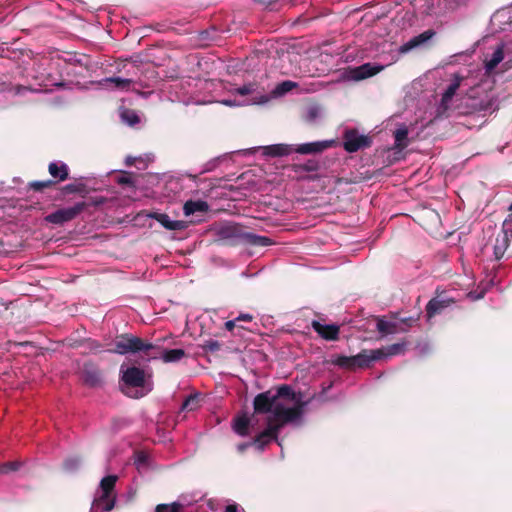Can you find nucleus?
Instances as JSON below:
<instances>
[{"label": "nucleus", "instance_id": "nucleus-1", "mask_svg": "<svg viewBox=\"0 0 512 512\" xmlns=\"http://www.w3.org/2000/svg\"><path fill=\"white\" fill-rule=\"evenodd\" d=\"M303 403H298L294 407L286 408L283 403L279 401L278 405L273 409V415L267 418L274 427L280 432L281 428L299 419L303 414Z\"/></svg>", "mask_w": 512, "mask_h": 512}, {"label": "nucleus", "instance_id": "nucleus-2", "mask_svg": "<svg viewBox=\"0 0 512 512\" xmlns=\"http://www.w3.org/2000/svg\"><path fill=\"white\" fill-rule=\"evenodd\" d=\"M143 339L131 333L117 335L113 341V348L107 351L113 354L126 355L139 353L143 348Z\"/></svg>", "mask_w": 512, "mask_h": 512}, {"label": "nucleus", "instance_id": "nucleus-3", "mask_svg": "<svg viewBox=\"0 0 512 512\" xmlns=\"http://www.w3.org/2000/svg\"><path fill=\"white\" fill-rule=\"evenodd\" d=\"M86 207V202H78L72 207L58 209L57 211L48 214L45 216L44 220L47 223L63 225L64 223L75 219Z\"/></svg>", "mask_w": 512, "mask_h": 512}, {"label": "nucleus", "instance_id": "nucleus-4", "mask_svg": "<svg viewBox=\"0 0 512 512\" xmlns=\"http://www.w3.org/2000/svg\"><path fill=\"white\" fill-rule=\"evenodd\" d=\"M371 144V138L366 135H360L356 129L346 130L343 134V147L349 153L369 148Z\"/></svg>", "mask_w": 512, "mask_h": 512}, {"label": "nucleus", "instance_id": "nucleus-5", "mask_svg": "<svg viewBox=\"0 0 512 512\" xmlns=\"http://www.w3.org/2000/svg\"><path fill=\"white\" fill-rule=\"evenodd\" d=\"M116 475H108L104 477L100 482V487L102 489V495L99 498V502L103 504L104 511H111L115 506V496H112V493L115 488V484L117 482Z\"/></svg>", "mask_w": 512, "mask_h": 512}, {"label": "nucleus", "instance_id": "nucleus-6", "mask_svg": "<svg viewBox=\"0 0 512 512\" xmlns=\"http://www.w3.org/2000/svg\"><path fill=\"white\" fill-rule=\"evenodd\" d=\"M509 210L511 211V213L508 215V218L505 219L502 231L495 238V243L493 246V254L495 260H500L503 258L510 244V237L508 234L507 227L509 223H512V204L510 205Z\"/></svg>", "mask_w": 512, "mask_h": 512}, {"label": "nucleus", "instance_id": "nucleus-7", "mask_svg": "<svg viewBox=\"0 0 512 512\" xmlns=\"http://www.w3.org/2000/svg\"><path fill=\"white\" fill-rule=\"evenodd\" d=\"M121 380L127 387L142 388L146 382L145 371L139 367L132 366L124 369L121 366Z\"/></svg>", "mask_w": 512, "mask_h": 512}, {"label": "nucleus", "instance_id": "nucleus-8", "mask_svg": "<svg viewBox=\"0 0 512 512\" xmlns=\"http://www.w3.org/2000/svg\"><path fill=\"white\" fill-rule=\"evenodd\" d=\"M455 301L453 298L448 297L444 293H437L435 297H433L426 305V315L428 319L435 317L436 315H440L444 312L445 309L454 304Z\"/></svg>", "mask_w": 512, "mask_h": 512}, {"label": "nucleus", "instance_id": "nucleus-9", "mask_svg": "<svg viewBox=\"0 0 512 512\" xmlns=\"http://www.w3.org/2000/svg\"><path fill=\"white\" fill-rule=\"evenodd\" d=\"M383 69V65L368 62L360 66L350 68L348 71V77L354 81H361L377 75Z\"/></svg>", "mask_w": 512, "mask_h": 512}, {"label": "nucleus", "instance_id": "nucleus-10", "mask_svg": "<svg viewBox=\"0 0 512 512\" xmlns=\"http://www.w3.org/2000/svg\"><path fill=\"white\" fill-rule=\"evenodd\" d=\"M278 403L279 401H276L273 393L269 390L255 396L253 408L257 414H267L270 412L273 414V409H275Z\"/></svg>", "mask_w": 512, "mask_h": 512}, {"label": "nucleus", "instance_id": "nucleus-11", "mask_svg": "<svg viewBox=\"0 0 512 512\" xmlns=\"http://www.w3.org/2000/svg\"><path fill=\"white\" fill-rule=\"evenodd\" d=\"M220 236L223 239L231 240L234 243H246L248 232L237 223H229L221 227Z\"/></svg>", "mask_w": 512, "mask_h": 512}, {"label": "nucleus", "instance_id": "nucleus-12", "mask_svg": "<svg viewBox=\"0 0 512 512\" xmlns=\"http://www.w3.org/2000/svg\"><path fill=\"white\" fill-rule=\"evenodd\" d=\"M383 355V349L362 350L360 353L353 356L355 370L357 368L363 369L370 367L372 362L381 359Z\"/></svg>", "mask_w": 512, "mask_h": 512}, {"label": "nucleus", "instance_id": "nucleus-13", "mask_svg": "<svg viewBox=\"0 0 512 512\" xmlns=\"http://www.w3.org/2000/svg\"><path fill=\"white\" fill-rule=\"evenodd\" d=\"M82 380L89 387H98L102 384V374L93 362H86L82 368Z\"/></svg>", "mask_w": 512, "mask_h": 512}, {"label": "nucleus", "instance_id": "nucleus-14", "mask_svg": "<svg viewBox=\"0 0 512 512\" xmlns=\"http://www.w3.org/2000/svg\"><path fill=\"white\" fill-rule=\"evenodd\" d=\"M312 329L326 341H337L340 334V326L337 324H322L317 320L311 322Z\"/></svg>", "mask_w": 512, "mask_h": 512}, {"label": "nucleus", "instance_id": "nucleus-15", "mask_svg": "<svg viewBox=\"0 0 512 512\" xmlns=\"http://www.w3.org/2000/svg\"><path fill=\"white\" fill-rule=\"evenodd\" d=\"M235 93L241 96L254 95V103L263 104L268 102L269 97L264 94V89L256 82L244 84L235 89Z\"/></svg>", "mask_w": 512, "mask_h": 512}, {"label": "nucleus", "instance_id": "nucleus-16", "mask_svg": "<svg viewBox=\"0 0 512 512\" xmlns=\"http://www.w3.org/2000/svg\"><path fill=\"white\" fill-rule=\"evenodd\" d=\"M278 434L277 428L267 421V427L254 438L253 445L262 451L270 442L277 441Z\"/></svg>", "mask_w": 512, "mask_h": 512}, {"label": "nucleus", "instance_id": "nucleus-17", "mask_svg": "<svg viewBox=\"0 0 512 512\" xmlns=\"http://www.w3.org/2000/svg\"><path fill=\"white\" fill-rule=\"evenodd\" d=\"M333 141H316L298 145L294 151L302 154H318L332 146Z\"/></svg>", "mask_w": 512, "mask_h": 512}, {"label": "nucleus", "instance_id": "nucleus-18", "mask_svg": "<svg viewBox=\"0 0 512 512\" xmlns=\"http://www.w3.org/2000/svg\"><path fill=\"white\" fill-rule=\"evenodd\" d=\"M435 35V32L431 29L422 32L421 34L411 38L408 42L404 43L400 49V53H407L410 50L419 47L420 45L426 43Z\"/></svg>", "mask_w": 512, "mask_h": 512}, {"label": "nucleus", "instance_id": "nucleus-19", "mask_svg": "<svg viewBox=\"0 0 512 512\" xmlns=\"http://www.w3.org/2000/svg\"><path fill=\"white\" fill-rule=\"evenodd\" d=\"M149 217L157 220L165 229L171 231H179L186 228V224L183 221L171 220L167 214L164 213H151Z\"/></svg>", "mask_w": 512, "mask_h": 512}, {"label": "nucleus", "instance_id": "nucleus-20", "mask_svg": "<svg viewBox=\"0 0 512 512\" xmlns=\"http://www.w3.org/2000/svg\"><path fill=\"white\" fill-rule=\"evenodd\" d=\"M462 80L463 77L460 76L459 74L453 75L452 82L448 85L441 98V106L444 109H447L449 107V104L453 99L454 95L456 94L457 90L459 89Z\"/></svg>", "mask_w": 512, "mask_h": 512}, {"label": "nucleus", "instance_id": "nucleus-21", "mask_svg": "<svg viewBox=\"0 0 512 512\" xmlns=\"http://www.w3.org/2000/svg\"><path fill=\"white\" fill-rule=\"evenodd\" d=\"M503 59H504V45L499 44V45H497L494 52L492 53L491 58L486 59L484 61L485 73L487 75H491L493 73V71L495 70V68L498 66V64L503 61Z\"/></svg>", "mask_w": 512, "mask_h": 512}, {"label": "nucleus", "instance_id": "nucleus-22", "mask_svg": "<svg viewBox=\"0 0 512 512\" xmlns=\"http://www.w3.org/2000/svg\"><path fill=\"white\" fill-rule=\"evenodd\" d=\"M48 171L49 174L55 179L54 181L56 183L65 181L69 177V168L67 164L60 161L51 162L48 165Z\"/></svg>", "mask_w": 512, "mask_h": 512}, {"label": "nucleus", "instance_id": "nucleus-23", "mask_svg": "<svg viewBox=\"0 0 512 512\" xmlns=\"http://www.w3.org/2000/svg\"><path fill=\"white\" fill-rule=\"evenodd\" d=\"M143 346H146V347L143 348L140 352H142L144 354V357L147 361L157 360V359L163 360L164 349L161 346L155 345V344L148 342L144 339H143Z\"/></svg>", "mask_w": 512, "mask_h": 512}, {"label": "nucleus", "instance_id": "nucleus-24", "mask_svg": "<svg viewBox=\"0 0 512 512\" xmlns=\"http://www.w3.org/2000/svg\"><path fill=\"white\" fill-rule=\"evenodd\" d=\"M377 330L382 335L406 332V328L402 327L398 322H389L385 321L384 319H378Z\"/></svg>", "mask_w": 512, "mask_h": 512}, {"label": "nucleus", "instance_id": "nucleus-25", "mask_svg": "<svg viewBox=\"0 0 512 512\" xmlns=\"http://www.w3.org/2000/svg\"><path fill=\"white\" fill-rule=\"evenodd\" d=\"M209 210V205L203 200H188L183 206V212L186 216L195 214L196 212L206 213Z\"/></svg>", "mask_w": 512, "mask_h": 512}, {"label": "nucleus", "instance_id": "nucleus-26", "mask_svg": "<svg viewBox=\"0 0 512 512\" xmlns=\"http://www.w3.org/2000/svg\"><path fill=\"white\" fill-rule=\"evenodd\" d=\"M263 154L270 157H282L289 155L293 149L291 146L286 144H274L269 146H264Z\"/></svg>", "mask_w": 512, "mask_h": 512}, {"label": "nucleus", "instance_id": "nucleus-27", "mask_svg": "<svg viewBox=\"0 0 512 512\" xmlns=\"http://www.w3.org/2000/svg\"><path fill=\"white\" fill-rule=\"evenodd\" d=\"M73 347H84V353H93L97 354L102 351V344L92 338H86L80 341H77L73 344Z\"/></svg>", "mask_w": 512, "mask_h": 512}, {"label": "nucleus", "instance_id": "nucleus-28", "mask_svg": "<svg viewBox=\"0 0 512 512\" xmlns=\"http://www.w3.org/2000/svg\"><path fill=\"white\" fill-rule=\"evenodd\" d=\"M330 362L331 364L346 370H355L353 356L337 355L332 358Z\"/></svg>", "mask_w": 512, "mask_h": 512}, {"label": "nucleus", "instance_id": "nucleus-29", "mask_svg": "<svg viewBox=\"0 0 512 512\" xmlns=\"http://www.w3.org/2000/svg\"><path fill=\"white\" fill-rule=\"evenodd\" d=\"M249 418L246 415L238 416L234 420L233 429L240 436H246L249 428Z\"/></svg>", "mask_w": 512, "mask_h": 512}, {"label": "nucleus", "instance_id": "nucleus-30", "mask_svg": "<svg viewBox=\"0 0 512 512\" xmlns=\"http://www.w3.org/2000/svg\"><path fill=\"white\" fill-rule=\"evenodd\" d=\"M62 192L65 194H80L85 196L88 193V189L84 183L75 182L63 186Z\"/></svg>", "mask_w": 512, "mask_h": 512}, {"label": "nucleus", "instance_id": "nucleus-31", "mask_svg": "<svg viewBox=\"0 0 512 512\" xmlns=\"http://www.w3.org/2000/svg\"><path fill=\"white\" fill-rule=\"evenodd\" d=\"M276 401H280V398H285L290 401H294L296 399L295 392L291 388V386L287 384H283L277 388V391L275 394H273Z\"/></svg>", "mask_w": 512, "mask_h": 512}, {"label": "nucleus", "instance_id": "nucleus-32", "mask_svg": "<svg viewBox=\"0 0 512 512\" xmlns=\"http://www.w3.org/2000/svg\"><path fill=\"white\" fill-rule=\"evenodd\" d=\"M185 351L183 349H170L165 350L163 354V362L172 363L178 362L185 356Z\"/></svg>", "mask_w": 512, "mask_h": 512}, {"label": "nucleus", "instance_id": "nucleus-33", "mask_svg": "<svg viewBox=\"0 0 512 512\" xmlns=\"http://www.w3.org/2000/svg\"><path fill=\"white\" fill-rule=\"evenodd\" d=\"M406 344L407 343L403 341V342L394 343V344L388 345L385 348H382L384 350L383 357L403 354L406 349Z\"/></svg>", "mask_w": 512, "mask_h": 512}, {"label": "nucleus", "instance_id": "nucleus-34", "mask_svg": "<svg viewBox=\"0 0 512 512\" xmlns=\"http://www.w3.org/2000/svg\"><path fill=\"white\" fill-rule=\"evenodd\" d=\"M199 407V394H190L182 403V411H194Z\"/></svg>", "mask_w": 512, "mask_h": 512}, {"label": "nucleus", "instance_id": "nucleus-35", "mask_svg": "<svg viewBox=\"0 0 512 512\" xmlns=\"http://www.w3.org/2000/svg\"><path fill=\"white\" fill-rule=\"evenodd\" d=\"M105 82L112 83L114 88L119 90H129L130 85L132 84L131 79H125L121 77H109L104 80Z\"/></svg>", "mask_w": 512, "mask_h": 512}, {"label": "nucleus", "instance_id": "nucleus-36", "mask_svg": "<svg viewBox=\"0 0 512 512\" xmlns=\"http://www.w3.org/2000/svg\"><path fill=\"white\" fill-rule=\"evenodd\" d=\"M407 136L408 130L407 128H399L394 132L395 138V147L399 149H404L407 146Z\"/></svg>", "mask_w": 512, "mask_h": 512}, {"label": "nucleus", "instance_id": "nucleus-37", "mask_svg": "<svg viewBox=\"0 0 512 512\" xmlns=\"http://www.w3.org/2000/svg\"><path fill=\"white\" fill-rule=\"evenodd\" d=\"M121 119L130 126H134L140 122L138 114L131 109H125L121 112Z\"/></svg>", "mask_w": 512, "mask_h": 512}, {"label": "nucleus", "instance_id": "nucleus-38", "mask_svg": "<svg viewBox=\"0 0 512 512\" xmlns=\"http://www.w3.org/2000/svg\"><path fill=\"white\" fill-rule=\"evenodd\" d=\"M246 243L260 246H268L272 243V241L268 237L259 236L248 232Z\"/></svg>", "mask_w": 512, "mask_h": 512}, {"label": "nucleus", "instance_id": "nucleus-39", "mask_svg": "<svg viewBox=\"0 0 512 512\" xmlns=\"http://www.w3.org/2000/svg\"><path fill=\"white\" fill-rule=\"evenodd\" d=\"M55 184L56 182L54 180L32 181L28 183V188L36 192H41L46 188L54 186Z\"/></svg>", "mask_w": 512, "mask_h": 512}, {"label": "nucleus", "instance_id": "nucleus-40", "mask_svg": "<svg viewBox=\"0 0 512 512\" xmlns=\"http://www.w3.org/2000/svg\"><path fill=\"white\" fill-rule=\"evenodd\" d=\"M20 461H9L0 463V474H8L10 472L18 471L21 467Z\"/></svg>", "mask_w": 512, "mask_h": 512}, {"label": "nucleus", "instance_id": "nucleus-41", "mask_svg": "<svg viewBox=\"0 0 512 512\" xmlns=\"http://www.w3.org/2000/svg\"><path fill=\"white\" fill-rule=\"evenodd\" d=\"M319 168H320L319 162L316 160L310 159L303 164L297 165L296 171L314 172V171H318Z\"/></svg>", "mask_w": 512, "mask_h": 512}, {"label": "nucleus", "instance_id": "nucleus-42", "mask_svg": "<svg viewBox=\"0 0 512 512\" xmlns=\"http://www.w3.org/2000/svg\"><path fill=\"white\" fill-rule=\"evenodd\" d=\"M296 86H297V84L295 82L286 80L276 86V88L274 89V93L277 95H283V94L291 91Z\"/></svg>", "mask_w": 512, "mask_h": 512}, {"label": "nucleus", "instance_id": "nucleus-43", "mask_svg": "<svg viewBox=\"0 0 512 512\" xmlns=\"http://www.w3.org/2000/svg\"><path fill=\"white\" fill-rule=\"evenodd\" d=\"M183 506L180 503L174 502L172 504H159L155 512H180Z\"/></svg>", "mask_w": 512, "mask_h": 512}, {"label": "nucleus", "instance_id": "nucleus-44", "mask_svg": "<svg viewBox=\"0 0 512 512\" xmlns=\"http://www.w3.org/2000/svg\"><path fill=\"white\" fill-rule=\"evenodd\" d=\"M221 346H222L221 343L218 342L217 340L208 339L204 342V344L202 345V348L206 352L215 353L221 349Z\"/></svg>", "mask_w": 512, "mask_h": 512}, {"label": "nucleus", "instance_id": "nucleus-45", "mask_svg": "<svg viewBox=\"0 0 512 512\" xmlns=\"http://www.w3.org/2000/svg\"><path fill=\"white\" fill-rule=\"evenodd\" d=\"M493 105V102L491 99H482V100H479L478 102L472 104V107L475 111H487L489 109H491Z\"/></svg>", "mask_w": 512, "mask_h": 512}, {"label": "nucleus", "instance_id": "nucleus-46", "mask_svg": "<svg viewBox=\"0 0 512 512\" xmlns=\"http://www.w3.org/2000/svg\"><path fill=\"white\" fill-rule=\"evenodd\" d=\"M148 456L144 452H138L135 457V465L138 470L146 467Z\"/></svg>", "mask_w": 512, "mask_h": 512}, {"label": "nucleus", "instance_id": "nucleus-47", "mask_svg": "<svg viewBox=\"0 0 512 512\" xmlns=\"http://www.w3.org/2000/svg\"><path fill=\"white\" fill-rule=\"evenodd\" d=\"M63 465L68 471L76 470L80 465V459L77 457L68 458L64 461Z\"/></svg>", "mask_w": 512, "mask_h": 512}, {"label": "nucleus", "instance_id": "nucleus-48", "mask_svg": "<svg viewBox=\"0 0 512 512\" xmlns=\"http://www.w3.org/2000/svg\"><path fill=\"white\" fill-rule=\"evenodd\" d=\"M416 322V319L413 318V317H408V318H402L400 319V321L398 322L402 327H405L406 330L411 327L414 323Z\"/></svg>", "mask_w": 512, "mask_h": 512}, {"label": "nucleus", "instance_id": "nucleus-49", "mask_svg": "<svg viewBox=\"0 0 512 512\" xmlns=\"http://www.w3.org/2000/svg\"><path fill=\"white\" fill-rule=\"evenodd\" d=\"M237 321H246L251 322L253 320V316L250 314H240L237 318Z\"/></svg>", "mask_w": 512, "mask_h": 512}, {"label": "nucleus", "instance_id": "nucleus-50", "mask_svg": "<svg viewBox=\"0 0 512 512\" xmlns=\"http://www.w3.org/2000/svg\"><path fill=\"white\" fill-rule=\"evenodd\" d=\"M236 322L237 320L234 319V320H229L225 323V328L228 330V331H232L235 327H236Z\"/></svg>", "mask_w": 512, "mask_h": 512}, {"label": "nucleus", "instance_id": "nucleus-51", "mask_svg": "<svg viewBox=\"0 0 512 512\" xmlns=\"http://www.w3.org/2000/svg\"><path fill=\"white\" fill-rule=\"evenodd\" d=\"M118 183L122 185H132L133 182L130 177H121L119 178Z\"/></svg>", "mask_w": 512, "mask_h": 512}, {"label": "nucleus", "instance_id": "nucleus-52", "mask_svg": "<svg viewBox=\"0 0 512 512\" xmlns=\"http://www.w3.org/2000/svg\"><path fill=\"white\" fill-rule=\"evenodd\" d=\"M225 512H237V506L236 505H228L225 508Z\"/></svg>", "mask_w": 512, "mask_h": 512}, {"label": "nucleus", "instance_id": "nucleus-53", "mask_svg": "<svg viewBox=\"0 0 512 512\" xmlns=\"http://www.w3.org/2000/svg\"><path fill=\"white\" fill-rule=\"evenodd\" d=\"M93 203L95 205L103 204L104 203V199H100V200L94 201Z\"/></svg>", "mask_w": 512, "mask_h": 512}, {"label": "nucleus", "instance_id": "nucleus-54", "mask_svg": "<svg viewBox=\"0 0 512 512\" xmlns=\"http://www.w3.org/2000/svg\"><path fill=\"white\" fill-rule=\"evenodd\" d=\"M245 448H246V445H245V444H243V445H240V446H239V449H240V450H244Z\"/></svg>", "mask_w": 512, "mask_h": 512}, {"label": "nucleus", "instance_id": "nucleus-55", "mask_svg": "<svg viewBox=\"0 0 512 512\" xmlns=\"http://www.w3.org/2000/svg\"><path fill=\"white\" fill-rule=\"evenodd\" d=\"M127 164H128V165H132V162H131V161H129V159H128V160H127Z\"/></svg>", "mask_w": 512, "mask_h": 512}]
</instances>
